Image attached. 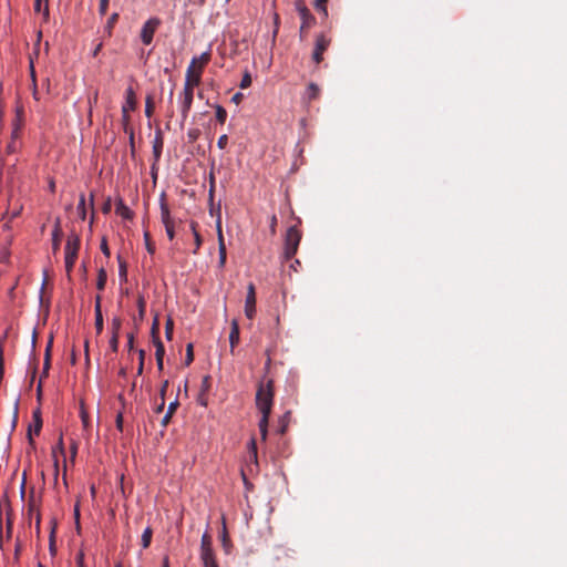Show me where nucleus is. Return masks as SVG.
<instances>
[{"label":"nucleus","instance_id":"3c124183","mask_svg":"<svg viewBox=\"0 0 567 567\" xmlns=\"http://www.w3.org/2000/svg\"><path fill=\"white\" fill-rule=\"evenodd\" d=\"M118 337L120 336L112 334V338L110 340V347L114 352H117L118 350Z\"/></svg>","mask_w":567,"mask_h":567},{"label":"nucleus","instance_id":"37998d69","mask_svg":"<svg viewBox=\"0 0 567 567\" xmlns=\"http://www.w3.org/2000/svg\"><path fill=\"white\" fill-rule=\"evenodd\" d=\"M173 329H174V322L171 318H168L165 323V336L167 339H172Z\"/></svg>","mask_w":567,"mask_h":567},{"label":"nucleus","instance_id":"20e7f679","mask_svg":"<svg viewBox=\"0 0 567 567\" xmlns=\"http://www.w3.org/2000/svg\"><path fill=\"white\" fill-rule=\"evenodd\" d=\"M196 63L197 59L193 58L186 70L184 87L194 90L200 84L203 71L200 66H196Z\"/></svg>","mask_w":567,"mask_h":567},{"label":"nucleus","instance_id":"c756f323","mask_svg":"<svg viewBox=\"0 0 567 567\" xmlns=\"http://www.w3.org/2000/svg\"><path fill=\"white\" fill-rule=\"evenodd\" d=\"M190 228H192V231L194 234V238H195V245H196V248L194 250V254L197 252V250L199 249V247L202 246V237L199 235V233L197 231V223L196 221H192L190 223Z\"/></svg>","mask_w":567,"mask_h":567},{"label":"nucleus","instance_id":"a18cd8bd","mask_svg":"<svg viewBox=\"0 0 567 567\" xmlns=\"http://www.w3.org/2000/svg\"><path fill=\"white\" fill-rule=\"evenodd\" d=\"M210 388V377L205 375L202 380L200 392L206 393Z\"/></svg>","mask_w":567,"mask_h":567},{"label":"nucleus","instance_id":"412c9836","mask_svg":"<svg viewBox=\"0 0 567 567\" xmlns=\"http://www.w3.org/2000/svg\"><path fill=\"white\" fill-rule=\"evenodd\" d=\"M61 236H62V230H61V227H60V223L58 220L56 224H55V227H54V229L52 231V245H53V249L54 250H58L59 247H60Z\"/></svg>","mask_w":567,"mask_h":567},{"label":"nucleus","instance_id":"338daca9","mask_svg":"<svg viewBox=\"0 0 567 567\" xmlns=\"http://www.w3.org/2000/svg\"><path fill=\"white\" fill-rule=\"evenodd\" d=\"M103 48V43L102 42H99L96 44V47L94 48L93 52H92V56H97V54L100 53V51L102 50Z\"/></svg>","mask_w":567,"mask_h":567},{"label":"nucleus","instance_id":"4be33fe9","mask_svg":"<svg viewBox=\"0 0 567 567\" xmlns=\"http://www.w3.org/2000/svg\"><path fill=\"white\" fill-rule=\"evenodd\" d=\"M34 11L41 12L43 11V16L45 19L49 18V0H35L34 1Z\"/></svg>","mask_w":567,"mask_h":567},{"label":"nucleus","instance_id":"dca6fc26","mask_svg":"<svg viewBox=\"0 0 567 567\" xmlns=\"http://www.w3.org/2000/svg\"><path fill=\"white\" fill-rule=\"evenodd\" d=\"M159 206H161V218H162V223L164 224V226L173 224L174 221L171 217L169 208H168L167 203L165 202L164 195L161 198Z\"/></svg>","mask_w":567,"mask_h":567},{"label":"nucleus","instance_id":"423d86ee","mask_svg":"<svg viewBox=\"0 0 567 567\" xmlns=\"http://www.w3.org/2000/svg\"><path fill=\"white\" fill-rule=\"evenodd\" d=\"M193 99H194V90L184 87L183 92L179 94V97H178L183 120H186L188 116V113L192 109Z\"/></svg>","mask_w":567,"mask_h":567},{"label":"nucleus","instance_id":"cd10ccee","mask_svg":"<svg viewBox=\"0 0 567 567\" xmlns=\"http://www.w3.org/2000/svg\"><path fill=\"white\" fill-rule=\"evenodd\" d=\"M153 530L151 527H146L142 534V546L148 548L152 542Z\"/></svg>","mask_w":567,"mask_h":567},{"label":"nucleus","instance_id":"72a5a7b5","mask_svg":"<svg viewBox=\"0 0 567 567\" xmlns=\"http://www.w3.org/2000/svg\"><path fill=\"white\" fill-rule=\"evenodd\" d=\"M290 412H286L279 420V433L284 434L288 427Z\"/></svg>","mask_w":567,"mask_h":567},{"label":"nucleus","instance_id":"6e6d98bb","mask_svg":"<svg viewBox=\"0 0 567 567\" xmlns=\"http://www.w3.org/2000/svg\"><path fill=\"white\" fill-rule=\"evenodd\" d=\"M101 250L106 257H110L111 252L107 246L106 238H103L101 241Z\"/></svg>","mask_w":567,"mask_h":567},{"label":"nucleus","instance_id":"6e6552de","mask_svg":"<svg viewBox=\"0 0 567 567\" xmlns=\"http://www.w3.org/2000/svg\"><path fill=\"white\" fill-rule=\"evenodd\" d=\"M216 231H217V239H218L219 266L224 267L226 264L227 251H226V245H225L224 235H223L220 215H218L217 220H216Z\"/></svg>","mask_w":567,"mask_h":567},{"label":"nucleus","instance_id":"5fc2aeb1","mask_svg":"<svg viewBox=\"0 0 567 567\" xmlns=\"http://www.w3.org/2000/svg\"><path fill=\"white\" fill-rule=\"evenodd\" d=\"M165 230H166V234H167V237L169 238V240H173L175 237L174 223L171 225H166Z\"/></svg>","mask_w":567,"mask_h":567},{"label":"nucleus","instance_id":"13d9d810","mask_svg":"<svg viewBox=\"0 0 567 567\" xmlns=\"http://www.w3.org/2000/svg\"><path fill=\"white\" fill-rule=\"evenodd\" d=\"M10 251L8 247H4L0 256V261L6 262L9 259Z\"/></svg>","mask_w":567,"mask_h":567},{"label":"nucleus","instance_id":"de8ad7c7","mask_svg":"<svg viewBox=\"0 0 567 567\" xmlns=\"http://www.w3.org/2000/svg\"><path fill=\"white\" fill-rule=\"evenodd\" d=\"M109 3H110V0H100L99 13L101 16H105L106 14L107 8H109Z\"/></svg>","mask_w":567,"mask_h":567},{"label":"nucleus","instance_id":"ddd939ff","mask_svg":"<svg viewBox=\"0 0 567 567\" xmlns=\"http://www.w3.org/2000/svg\"><path fill=\"white\" fill-rule=\"evenodd\" d=\"M163 145H164V141H163L162 132L157 131L156 136L153 141V156H154L155 162H158L161 158Z\"/></svg>","mask_w":567,"mask_h":567},{"label":"nucleus","instance_id":"7ed1b4c3","mask_svg":"<svg viewBox=\"0 0 567 567\" xmlns=\"http://www.w3.org/2000/svg\"><path fill=\"white\" fill-rule=\"evenodd\" d=\"M80 248V238L76 234H71L68 237L65 245V270L68 275L71 274L75 260L78 258V251Z\"/></svg>","mask_w":567,"mask_h":567},{"label":"nucleus","instance_id":"4d7b16f0","mask_svg":"<svg viewBox=\"0 0 567 567\" xmlns=\"http://www.w3.org/2000/svg\"><path fill=\"white\" fill-rule=\"evenodd\" d=\"M18 411H19V401L17 400L14 403V411H13V420H12V429L16 427L17 421H18Z\"/></svg>","mask_w":567,"mask_h":567},{"label":"nucleus","instance_id":"2eb2a0df","mask_svg":"<svg viewBox=\"0 0 567 567\" xmlns=\"http://www.w3.org/2000/svg\"><path fill=\"white\" fill-rule=\"evenodd\" d=\"M299 13L302 20V24L300 28V31L302 32L306 28H310L311 24L315 23V18L306 7H300Z\"/></svg>","mask_w":567,"mask_h":567},{"label":"nucleus","instance_id":"a211bd4d","mask_svg":"<svg viewBox=\"0 0 567 567\" xmlns=\"http://www.w3.org/2000/svg\"><path fill=\"white\" fill-rule=\"evenodd\" d=\"M52 342H53V337H50L49 342H48L47 348H45L44 362H43V371H42L41 379L43 377H47L48 373H49Z\"/></svg>","mask_w":567,"mask_h":567},{"label":"nucleus","instance_id":"49530a36","mask_svg":"<svg viewBox=\"0 0 567 567\" xmlns=\"http://www.w3.org/2000/svg\"><path fill=\"white\" fill-rule=\"evenodd\" d=\"M144 238H145V245H146V249H147V251H148L150 254H154V252H155V246H154V244L151 241L148 233H145V234H144Z\"/></svg>","mask_w":567,"mask_h":567},{"label":"nucleus","instance_id":"bf43d9fd","mask_svg":"<svg viewBox=\"0 0 567 567\" xmlns=\"http://www.w3.org/2000/svg\"><path fill=\"white\" fill-rule=\"evenodd\" d=\"M221 543H223L224 548L228 547L229 539H228L227 532H226L225 527H224L223 535H221Z\"/></svg>","mask_w":567,"mask_h":567},{"label":"nucleus","instance_id":"f257e3e1","mask_svg":"<svg viewBox=\"0 0 567 567\" xmlns=\"http://www.w3.org/2000/svg\"><path fill=\"white\" fill-rule=\"evenodd\" d=\"M275 390L271 379H262L257 385L256 406L261 413L258 427L261 440L265 441L268 434V423L274 405Z\"/></svg>","mask_w":567,"mask_h":567},{"label":"nucleus","instance_id":"9d476101","mask_svg":"<svg viewBox=\"0 0 567 567\" xmlns=\"http://www.w3.org/2000/svg\"><path fill=\"white\" fill-rule=\"evenodd\" d=\"M42 429V419H41V412L40 410H35L33 412V424L29 426V430H28V439H29V444L34 449V441L32 439V433H34L35 435H39L40 434V431Z\"/></svg>","mask_w":567,"mask_h":567},{"label":"nucleus","instance_id":"c85d7f7f","mask_svg":"<svg viewBox=\"0 0 567 567\" xmlns=\"http://www.w3.org/2000/svg\"><path fill=\"white\" fill-rule=\"evenodd\" d=\"M248 450H249V460L251 462H254L255 464H257V444H256L255 437H251V440L248 444Z\"/></svg>","mask_w":567,"mask_h":567},{"label":"nucleus","instance_id":"09e8293b","mask_svg":"<svg viewBox=\"0 0 567 567\" xmlns=\"http://www.w3.org/2000/svg\"><path fill=\"white\" fill-rule=\"evenodd\" d=\"M277 226H278V219H277V216L276 215H272L270 217V223H269V228H270V233L271 235H276L277 233Z\"/></svg>","mask_w":567,"mask_h":567},{"label":"nucleus","instance_id":"393cba45","mask_svg":"<svg viewBox=\"0 0 567 567\" xmlns=\"http://www.w3.org/2000/svg\"><path fill=\"white\" fill-rule=\"evenodd\" d=\"M117 261H118V276H120V279L122 281H126L127 280V265H126V261L124 259H122V257L120 255L117 256Z\"/></svg>","mask_w":567,"mask_h":567},{"label":"nucleus","instance_id":"f704fd0d","mask_svg":"<svg viewBox=\"0 0 567 567\" xmlns=\"http://www.w3.org/2000/svg\"><path fill=\"white\" fill-rule=\"evenodd\" d=\"M138 319L143 320L146 311V302L143 296H138L137 299Z\"/></svg>","mask_w":567,"mask_h":567},{"label":"nucleus","instance_id":"052dcab7","mask_svg":"<svg viewBox=\"0 0 567 567\" xmlns=\"http://www.w3.org/2000/svg\"><path fill=\"white\" fill-rule=\"evenodd\" d=\"M197 402L200 405L206 406L207 405L206 393L200 392L198 395Z\"/></svg>","mask_w":567,"mask_h":567},{"label":"nucleus","instance_id":"774afa93","mask_svg":"<svg viewBox=\"0 0 567 567\" xmlns=\"http://www.w3.org/2000/svg\"><path fill=\"white\" fill-rule=\"evenodd\" d=\"M21 551V544L19 542L16 543L14 548V559L18 560Z\"/></svg>","mask_w":567,"mask_h":567},{"label":"nucleus","instance_id":"680f3d73","mask_svg":"<svg viewBox=\"0 0 567 567\" xmlns=\"http://www.w3.org/2000/svg\"><path fill=\"white\" fill-rule=\"evenodd\" d=\"M116 427L122 431L123 430V415L118 413L116 416Z\"/></svg>","mask_w":567,"mask_h":567},{"label":"nucleus","instance_id":"1a4fd4ad","mask_svg":"<svg viewBox=\"0 0 567 567\" xmlns=\"http://www.w3.org/2000/svg\"><path fill=\"white\" fill-rule=\"evenodd\" d=\"M256 312V291L255 285L250 282L247 287V296L245 302V313L247 318L252 319Z\"/></svg>","mask_w":567,"mask_h":567},{"label":"nucleus","instance_id":"f3484780","mask_svg":"<svg viewBox=\"0 0 567 567\" xmlns=\"http://www.w3.org/2000/svg\"><path fill=\"white\" fill-rule=\"evenodd\" d=\"M122 107H127V111H133L136 107V96L133 87H127L125 92V103Z\"/></svg>","mask_w":567,"mask_h":567},{"label":"nucleus","instance_id":"2f4dec72","mask_svg":"<svg viewBox=\"0 0 567 567\" xmlns=\"http://www.w3.org/2000/svg\"><path fill=\"white\" fill-rule=\"evenodd\" d=\"M196 59H197L196 66H200V70L204 71V68L210 61V53L209 52H204V53L200 54V56H198Z\"/></svg>","mask_w":567,"mask_h":567},{"label":"nucleus","instance_id":"58836bf2","mask_svg":"<svg viewBox=\"0 0 567 567\" xmlns=\"http://www.w3.org/2000/svg\"><path fill=\"white\" fill-rule=\"evenodd\" d=\"M158 332H159V321H158V318L156 317L153 320L152 328H151V336H152L153 341L159 340Z\"/></svg>","mask_w":567,"mask_h":567},{"label":"nucleus","instance_id":"5701e85b","mask_svg":"<svg viewBox=\"0 0 567 567\" xmlns=\"http://www.w3.org/2000/svg\"><path fill=\"white\" fill-rule=\"evenodd\" d=\"M107 275L104 268H100L97 271L96 288L102 291L105 288Z\"/></svg>","mask_w":567,"mask_h":567},{"label":"nucleus","instance_id":"aec40b11","mask_svg":"<svg viewBox=\"0 0 567 567\" xmlns=\"http://www.w3.org/2000/svg\"><path fill=\"white\" fill-rule=\"evenodd\" d=\"M120 19V14L117 12H114L112 13L107 21H106V24L104 27V31L105 33L107 34V37H111L112 35V32H113V28L115 27V24L117 23Z\"/></svg>","mask_w":567,"mask_h":567},{"label":"nucleus","instance_id":"69168bd1","mask_svg":"<svg viewBox=\"0 0 567 567\" xmlns=\"http://www.w3.org/2000/svg\"><path fill=\"white\" fill-rule=\"evenodd\" d=\"M199 131L198 130H190L188 132V137L190 141H195L198 137Z\"/></svg>","mask_w":567,"mask_h":567},{"label":"nucleus","instance_id":"b1692460","mask_svg":"<svg viewBox=\"0 0 567 567\" xmlns=\"http://www.w3.org/2000/svg\"><path fill=\"white\" fill-rule=\"evenodd\" d=\"M155 109L154 97L153 95H147L145 99V116L151 118L153 116Z\"/></svg>","mask_w":567,"mask_h":567},{"label":"nucleus","instance_id":"473e14b6","mask_svg":"<svg viewBox=\"0 0 567 567\" xmlns=\"http://www.w3.org/2000/svg\"><path fill=\"white\" fill-rule=\"evenodd\" d=\"M215 110H216L217 122H219L220 124H224L227 118V111L221 105H216Z\"/></svg>","mask_w":567,"mask_h":567},{"label":"nucleus","instance_id":"6ab92c4d","mask_svg":"<svg viewBox=\"0 0 567 567\" xmlns=\"http://www.w3.org/2000/svg\"><path fill=\"white\" fill-rule=\"evenodd\" d=\"M116 214L124 219H131L133 217V212L123 203L122 199L116 204Z\"/></svg>","mask_w":567,"mask_h":567},{"label":"nucleus","instance_id":"f8f14e48","mask_svg":"<svg viewBox=\"0 0 567 567\" xmlns=\"http://www.w3.org/2000/svg\"><path fill=\"white\" fill-rule=\"evenodd\" d=\"M203 567H219L214 550H200Z\"/></svg>","mask_w":567,"mask_h":567},{"label":"nucleus","instance_id":"7c9ffc66","mask_svg":"<svg viewBox=\"0 0 567 567\" xmlns=\"http://www.w3.org/2000/svg\"><path fill=\"white\" fill-rule=\"evenodd\" d=\"M78 214L82 220L86 218V208H85V196L84 194L80 195V200L78 205Z\"/></svg>","mask_w":567,"mask_h":567},{"label":"nucleus","instance_id":"603ef678","mask_svg":"<svg viewBox=\"0 0 567 567\" xmlns=\"http://www.w3.org/2000/svg\"><path fill=\"white\" fill-rule=\"evenodd\" d=\"M122 120H123V124H124V130H125V132H127V123L130 121L127 107H122Z\"/></svg>","mask_w":567,"mask_h":567},{"label":"nucleus","instance_id":"c9c22d12","mask_svg":"<svg viewBox=\"0 0 567 567\" xmlns=\"http://www.w3.org/2000/svg\"><path fill=\"white\" fill-rule=\"evenodd\" d=\"M154 346L156 348L155 350V358L156 359H164L165 349L163 342L159 340H154Z\"/></svg>","mask_w":567,"mask_h":567},{"label":"nucleus","instance_id":"ea45409f","mask_svg":"<svg viewBox=\"0 0 567 567\" xmlns=\"http://www.w3.org/2000/svg\"><path fill=\"white\" fill-rule=\"evenodd\" d=\"M122 327V320L118 317H114L112 319V334L120 336V330Z\"/></svg>","mask_w":567,"mask_h":567},{"label":"nucleus","instance_id":"4c0bfd02","mask_svg":"<svg viewBox=\"0 0 567 567\" xmlns=\"http://www.w3.org/2000/svg\"><path fill=\"white\" fill-rule=\"evenodd\" d=\"M20 146H21V141H18V140L11 141L10 140L7 145L6 152H7V154H13V153L18 152Z\"/></svg>","mask_w":567,"mask_h":567},{"label":"nucleus","instance_id":"8fccbe9b","mask_svg":"<svg viewBox=\"0 0 567 567\" xmlns=\"http://www.w3.org/2000/svg\"><path fill=\"white\" fill-rule=\"evenodd\" d=\"M227 144H228V136L226 134L220 135L218 141H217V146L220 150H225Z\"/></svg>","mask_w":567,"mask_h":567},{"label":"nucleus","instance_id":"39448f33","mask_svg":"<svg viewBox=\"0 0 567 567\" xmlns=\"http://www.w3.org/2000/svg\"><path fill=\"white\" fill-rule=\"evenodd\" d=\"M162 21L157 17L150 18L147 21L144 22L142 30H141V40L145 45H150L153 41L154 34L158 27L161 25Z\"/></svg>","mask_w":567,"mask_h":567},{"label":"nucleus","instance_id":"a19ab883","mask_svg":"<svg viewBox=\"0 0 567 567\" xmlns=\"http://www.w3.org/2000/svg\"><path fill=\"white\" fill-rule=\"evenodd\" d=\"M30 70H31V78H32V82H33V97L35 100H39V92H38L37 83H35V72H34V66H33L32 61L30 62Z\"/></svg>","mask_w":567,"mask_h":567},{"label":"nucleus","instance_id":"4468645a","mask_svg":"<svg viewBox=\"0 0 567 567\" xmlns=\"http://www.w3.org/2000/svg\"><path fill=\"white\" fill-rule=\"evenodd\" d=\"M94 312H95V328L97 333H101L103 330V316L101 310V296H96L95 298V305H94Z\"/></svg>","mask_w":567,"mask_h":567},{"label":"nucleus","instance_id":"79ce46f5","mask_svg":"<svg viewBox=\"0 0 567 567\" xmlns=\"http://www.w3.org/2000/svg\"><path fill=\"white\" fill-rule=\"evenodd\" d=\"M194 361L193 344L188 343L186 347L185 364L189 365Z\"/></svg>","mask_w":567,"mask_h":567},{"label":"nucleus","instance_id":"e433bc0d","mask_svg":"<svg viewBox=\"0 0 567 567\" xmlns=\"http://www.w3.org/2000/svg\"><path fill=\"white\" fill-rule=\"evenodd\" d=\"M319 92H320V90H319V87H318V85H317V84H315V83H310V84L308 85L307 94H308L309 100H315V99H317V97L319 96Z\"/></svg>","mask_w":567,"mask_h":567},{"label":"nucleus","instance_id":"e2e57ef3","mask_svg":"<svg viewBox=\"0 0 567 567\" xmlns=\"http://www.w3.org/2000/svg\"><path fill=\"white\" fill-rule=\"evenodd\" d=\"M56 450H59L62 454H64V446H63V439H62V436H60L56 447L53 449V453H55Z\"/></svg>","mask_w":567,"mask_h":567},{"label":"nucleus","instance_id":"864d4df0","mask_svg":"<svg viewBox=\"0 0 567 567\" xmlns=\"http://www.w3.org/2000/svg\"><path fill=\"white\" fill-rule=\"evenodd\" d=\"M179 403L177 400H175L174 402H171L168 408H167V411L166 413H168L169 415L173 416V414L175 413V411L177 410Z\"/></svg>","mask_w":567,"mask_h":567},{"label":"nucleus","instance_id":"0eeeda50","mask_svg":"<svg viewBox=\"0 0 567 567\" xmlns=\"http://www.w3.org/2000/svg\"><path fill=\"white\" fill-rule=\"evenodd\" d=\"M330 45V40L323 34H320L316 39L315 50L312 52V60L319 64L323 60V53Z\"/></svg>","mask_w":567,"mask_h":567},{"label":"nucleus","instance_id":"bb28decb","mask_svg":"<svg viewBox=\"0 0 567 567\" xmlns=\"http://www.w3.org/2000/svg\"><path fill=\"white\" fill-rule=\"evenodd\" d=\"M20 136H21V121H20V117H17L13 122V128L11 132L10 140L11 141H14V140L20 141Z\"/></svg>","mask_w":567,"mask_h":567},{"label":"nucleus","instance_id":"9b49d317","mask_svg":"<svg viewBox=\"0 0 567 567\" xmlns=\"http://www.w3.org/2000/svg\"><path fill=\"white\" fill-rule=\"evenodd\" d=\"M229 342H230V353H235V348L239 343V326L236 320H233L230 333H229Z\"/></svg>","mask_w":567,"mask_h":567},{"label":"nucleus","instance_id":"a878e982","mask_svg":"<svg viewBox=\"0 0 567 567\" xmlns=\"http://www.w3.org/2000/svg\"><path fill=\"white\" fill-rule=\"evenodd\" d=\"M200 550H213V539L207 532L202 536Z\"/></svg>","mask_w":567,"mask_h":567},{"label":"nucleus","instance_id":"f03ea898","mask_svg":"<svg viewBox=\"0 0 567 567\" xmlns=\"http://www.w3.org/2000/svg\"><path fill=\"white\" fill-rule=\"evenodd\" d=\"M300 240L301 231L298 227H289L285 236L284 258L286 260H290L297 254Z\"/></svg>","mask_w":567,"mask_h":567},{"label":"nucleus","instance_id":"0e129e2a","mask_svg":"<svg viewBox=\"0 0 567 567\" xmlns=\"http://www.w3.org/2000/svg\"><path fill=\"white\" fill-rule=\"evenodd\" d=\"M171 419H172V415H169L168 413H165V415L163 416L162 421H161V424L162 426H167L168 423L171 422Z\"/></svg>","mask_w":567,"mask_h":567},{"label":"nucleus","instance_id":"c03bdc74","mask_svg":"<svg viewBox=\"0 0 567 567\" xmlns=\"http://www.w3.org/2000/svg\"><path fill=\"white\" fill-rule=\"evenodd\" d=\"M250 85H251V76H250L249 72H245L239 86H240V89H247Z\"/></svg>","mask_w":567,"mask_h":567}]
</instances>
